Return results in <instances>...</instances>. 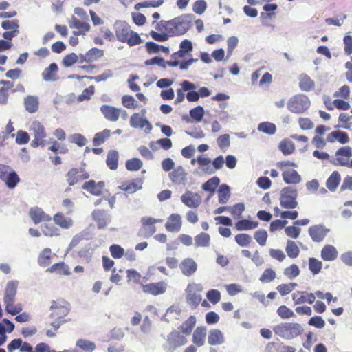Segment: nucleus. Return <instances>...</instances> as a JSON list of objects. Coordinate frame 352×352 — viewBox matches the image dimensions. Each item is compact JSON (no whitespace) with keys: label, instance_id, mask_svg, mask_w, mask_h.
Listing matches in <instances>:
<instances>
[{"label":"nucleus","instance_id":"f03ea898","mask_svg":"<svg viewBox=\"0 0 352 352\" xmlns=\"http://www.w3.org/2000/svg\"><path fill=\"white\" fill-rule=\"evenodd\" d=\"M191 21V16L187 14H183L170 20V35L172 36L183 35L190 29Z\"/></svg>","mask_w":352,"mask_h":352},{"label":"nucleus","instance_id":"9d476101","mask_svg":"<svg viewBox=\"0 0 352 352\" xmlns=\"http://www.w3.org/2000/svg\"><path fill=\"white\" fill-rule=\"evenodd\" d=\"M330 230L322 225H315L309 227V234L314 242H321L329 232Z\"/></svg>","mask_w":352,"mask_h":352},{"label":"nucleus","instance_id":"dca6fc26","mask_svg":"<svg viewBox=\"0 0 352 352\" xmlns=\"http://www.w3.org/2000/svg\"><path fill=\"white\" fill-rule=\"evenodd\" d=\"M166 287L167 284L165 282L162 281L143 285V291L145 293L156 296L164 294L166 290Z\"/></svg>","mask_w":352,"mask_h":352},{"label":"nucleus","instance_id":"4c0bfd02","mask_svg":"<svg viewBox=\"0 0 352 352\" xmlns=\"http://www.w3.org/2000/svg\"><path fill=\"white\" fill-rule=\"evenodd\" d=\"M147 52L149 54L157 53L160 51L163 52L165 54L169 53V48L163 45L157 44L154 42L149 41L145 45Z\"/></svg>","mask_w":352,"mask_h":352},{"label":"nucleus","instance_id":"c756f323","mask_svg":"<svg viewBox=\"0 0 352 352\" xmlns=\"http://www.w3.org/2000/svg\"><path fill=\"white\" fill-rule=\"evenodd\" d=\"M206 336V329L202 327H197L193 333V343L198 346L204 345L205 343Z\"/></svg>","mask_w":352,"mask_h":352},{"label":"nucleus","instance_id":"2eb2a0df","mask_svg":"<svg viewBox=\"0 0 352 352\" xmlns=\"http://www.w3.org/2000/svg\"><path fill=\"white\" fill-rule=\"evenodd\" d=\"M292 299L295 305H300L305 302L312 304L315 301L316 296L313 293L298 291L292 294Z\"/></svg>","mask_w":352,"mask_h":352},{"label":"nucleus","instance_id":"8fccbe9b","mask_svg":"<svg viewBox=\"0 0 352 352\" xmlns=\"http://www.w3.org/2000/svg\"><path fill=\"white\" fill-rule=\"evenodd\" d=\"M276 277V272L272 268L265 269L259 278V280L263 283H267L273 281Z\"/></svg>","mask_w":352,"mask_h":352},{"label":"nucleus","instance_id":"680f3d73","mask_svg":"<svg viewBox=\"0 0 352 352\" xmlns=\"http://www.w3.org/2000/svg\"><path fill=\"white\" fill-rule=\"evenodd\" d=\"M245 210V206L242 203H238L233 206H230L229 212L233 215L234 218L239 219L241 214Z\"/></svg>","mask_w":352,"mask_h":352},{"label":"nucleus","instance_id":"423d86ee","mask_svg":"<svg viewBox=\"0 0 352 352\" xmlns=\"http://www.w3.org/2000/svg\"><path fill=\"white\" fill-rule=\"evenodd\" d=\"M30 131L34 138L31 142V146L33 148H36L39 146L44 147L45 144V138L47 134L43 125L40 122L35 120L31 124Z\"/></svg>","mask_w":352,"mask_h":352},{"label":"nucleus","instance_id":"49530a36","mask_svg":"<svg viewBox=\"0 0 352 352\" xmlns=\"http://www.w3.org/2000/svg\"><path fill=\"white\" fill-rule=\"evenodd\" d=\"M196 323V318L195 316H191L186 320L179 327V329L183 333L190 334L194 328Z\"/></svg>","mask_w":352,"mask_h":352},{"label":"nucleus","instance_id":"f3484780","mask_svg":"<svg viewBox=\"0 0 352 352\" xmlns=\"http://www.w3.org/2000/svg\"><path fill=\"white\" fill-rule=\"evenodd\" d=\"M19 282L10 280L7 283L3 296V302H14Z\"/></svg>","mask_w":352,"mask_h":352},{"label":"nucleus","instance_id":"bf43d9fd","mask_svg":"<svg viewBox=\"0 0 352 352\" xmlns=\"http://www.w3.org/2000/svg\"><path fill=\"white\" fill-rule=\"evenodd\" d=\"M300 274V270L297 265L292 264L284 270V274L289 279H294Z\"/></svg>","mask_w":352,"mask_h":352},{"label":"nucleus","instance_id":"c85d7f7f","mask_svg":"<svg viewBox=\"0 0 352 352\" xmlns=\"http://www.w3.org/2000/svg\"><path fill=\"white\" fill-rule=\"evenodd\" d=\"M299 87L302 91H309L315 86L314 81L306 74H301L298 78Z\"/></svg>","mask_w":352,"mask_h":352},{"label":"nucleus","instance_id":"72a5a7b5","mask_svg":"<svg viewBox=\"0 0 352 352\" xmlns=\"http://www.w3.org/2000/svg\"><path fill=\"white\" fill-rule=\"evenodd\" d=\"M68 24L70 28L78 30H90L91 26L87 22L81 21L74 15L68 19Z\"/></svg>","mask_w":352,"mask_h":352},{"label":"nucleus","instance_id":"c9c22d12","mask_svg":"<svg viewBox=\"0 0 352 352\" xmlns=\"http://www.w3.org/2000/svg\"><path fill=\"white\" fill-rule=\"evenodd\" d=\"M340 182V175L337 171L333 172L326 182L327 188L331 191H335Z\"/></svg>","mask_w":352,"mask_h":352},{"label":"nucleus","instance_id":"a18cd8bd","mask_svg":"<svg viewBox=\"0 0 352 352\" xmlns=\"http://www.w3.org/2000/svg\"><path fill=\"white\" fill-rule=\"evenodd\" d=\"M219 182L220 180L217 177H213L202 185V188L205 191L210 192L212 196L219 184Z\"/></svg>","mask_w":352,"mask_h":352},{"label":"nucleus","instance_id":"3c124183","mask_svg":"<svg viewBox=\"0 0 352 352\" xmlns=\"http://www.w3.org/2000/svg\"><path fill=\"white\" fill-rule=\"evenodd\" d=\"M111 131L108 129H104L100 133L95 135L93 139V144L94 146H100L110 136Z\"/></svg>","mask_w":352,"mask_h":352},{"label":"nucleus","instance_id":"79ce46f5","mask_svg":"<svg viewBox=\"0 0 352 352\" xmlns=\"http://www.w3.org/2000/svg\"><path fill=\"white\" fill-rule=\"evenodd\" d=\"M42 233L46 236H57L60 235L59 230L52 224L45 223L41 226Z\"/></svg>","mask_w":352,"mask_h":352},{"label":"nucleus","instance_id":"f257e3e1","mask_svg":"<svg viewBox=\"0 0 352 352\" xmlns=\"http://www.w3.org/2000/svg\"><path fill=\"white\" fill-rule=\"evenodd\" d=\"M274 333L283 339L291 340L298 337L303 331L302 327L296 322H281L273 327Z\"/></svg>","mask_w":352,"mask_h":352},{"label":"nucleus","instance_id":"a19ab883","mask_svg":"<svg viewBox=\"0 0 352 352\" xmlns=\"http://www.w3.org/2000/svg\"><path fill=\"white\" fill-rule=\"evenodd\" d=\"M52 256V251L50 248H45L41 251L38 257V263L41 266L45 267L50 264V258Z\"/></svg>","mask_w":352,"mask_h":352},{"label":"nucleus","instance_id":"5fc2aeb1","mask_svg":"<svg viewBox=\"0 0 352 352\" xmlns=\"http://www.w3.org/2000/svg\"><path fill=\"white\" fill-rule=\"evenodd\" d=\"M142 162L138 158L129 160L126 162V168L130 171H138L142 167Z\"/></svg>","mask_w":352,"mask_h":352},{"label":"nucleus","instance_id":"7ed1b4c3","mask_svg":"<svg viewBox=\"0 0 352 352\" xmlns=\"http://www.w3.org/2000/svg\"><path fill=\"white\" fill-rule=\"evenodd\" d=\"M311 101L305 94H297L289 98L287 103V109L296 114H302L309 109Z\"/></svg>","mask_w":352,"mask_h":352},{"label":"nucleus","instance_id":"e433bc0d","mask_svg":"<svg viewBox=\"0 0 352 352\" xmlns=\"http://www.w3.org/2000/svg\"><path fill=\"white\" fill-rule=\"evenodd\" d=\"M258 226V223L247 219L240 220L236 223L237 230H250Z\"/></svg>","mask_w":352,"mask_h":352},{"label":"nucleus","instance_id":"603ef678","mask_svg":"<svg viewBox=\"0 0 352 352\" xmlns=\"http://www.w3.org/2000/svg\"><path fill=\"white\" fill-rule=\"evenodd\" d=\"M76 346L86 352H92L96 348V345L93 342L85 339L78 340Z\"/></svg>","mask_w":352,"mask_h":352},{"label":"nucleus","instance_id":"b1692460","mask_svg":"<svg viewBox=\"0 0 352 352\" xmlns=\"http://www.w3.org/2000/svg\"><path fill=\"white\" fill-rule=\"evenodd\" d=\"M53 221L57 226L63 229H69L73 226V220L70 217H67L62 212H58L53 217Z\"/></svg>","mask_w":352,"mask_h":352},{"label":"nucleus","instance_id":"cd10ccee","mask_svg":"<svg viewBox=\"0 0 352 352\" xmlns=\"http://www.w3.org/2000/svg\"><path fill=\"white\" fill-rule=\"evenodd\" d=\"M338 255L336 248L331 245H326L321 250V257L324 261H331L335 260Z\"/></svg>","mask_w":352,"mask_h":352},{"label":"nucleus","instance_id":"1a4fd4ad","mask_svg":"<svg viewBox=\"0 0 352 352\" xmlns=\"http://www.w3.org/2000/svg\"><path fill=\"white\" fill-rule=\"evenodd\" d=\"M181 201L187 207L196 208L201 204V197L198 193L188 190L181 196Z\"/></svg>","mask_w":352,"mask_h":352},{"label":"nucleus","instance_id":"4468645a","mask_svg":"<svg viewBox=\"0 0 352 352\" xmlns=\"http://www.w3.org/2000/svg\"><path fill=\"white\" fill-rule=\"evenodd\" d=\"M103 56L104 52L102 50L96 47H93L91 50H89L86 54H80L79 63H92L97 60L99 58H101Z\"/></svg>","mask_w":352,"mask_h":352},{"label":"nucleus","instance_id":"37998d69","mask_svg":"<svg viewBox=\"0 0 352 352\" xmlns=\"http://www.w3.org/2000/svg\"><path fill=\"white\" fill-rule=\"evenodd\" d=\"M210 236L206 232H201L195 237L196 247H208L210 245Z\"/></svg>","mask_w":352,"mask_h":352},{"label":"nucleus","instance_id":"58836bf2","mask_svg":"<svg viewBox=\"0 0 352 352\" xmlns=\"http://www.w3.org/2000/svg\"><path fill=\"white\" fill-rule=\"evenodd\" d=\"M285 251L287 256L292 258H296L300 253V250L297 244L296 243V242L292 240L287 241L285 247Z\"/></svg>","mask_w":352,"mask_h":352},{"label":"nucleus","instance_id":"5701e85b","mask_svg":"<svg viewBox=\"0 0 352 352\" xmlns=\"http://www.w3.org/2000/svg\"><path fill=\"white\" fill-rule=\"evenodd\" d=\"M327 141L330 143L338 141L340 144H344L349 142V138L346 132L335 131L328 134Z\"/></svg>","mask_w":352,"mask_h":352},{"label":"nucleus","instance_id":"412c9836","mask_svg":"<svg viewBox=\"0 0 352 352\" xmlns=\"http://www.w3.org/2000/svg\"><path fill=\"white\" fill-rule=\"evenodd\" d=\"M104 187V183L103 182L96 183L94 180H90L88 182H85L82 185V189L96 196H99L102 194Z\"/></svg>","mask_w":352,"mask_h":352},{"label":"nucleus","instance_id":"4d7b16f0","mask_svg":"<svg viewBox=\"0 0 352 352\" xmlns=\"http://www.w3.org/2000/svg\"><path fill=\"white\" fill-rule=\"evenodd\" d=\"M122 104L127 109H136L139 107L135 98L130 95H124L122 96Z\"/></svg>","mask_w":352,"mask_h":352},{"label":"nucleus","instance_id":"338daca9","mask_svg":"<svg viewBox=\"0 0 352 352\" xmlns=\"http://www.w3.org/2000/svg\"><path fill=\"white\" fill-rule=\"evenodd\" d=\"M267 236H268L267 232H266V230H265L263 229L257 230L254 233V236L255 240L261 246H263L266 244Z\"/></svg>","mask_w":352,"mask_h":352},{"label":"nucleus","instance_id":"393cba45","mask_svg":"<svg viewBox=\"0 0 352 352\" xmlns=\"http://www.w3.org/2000/svg\"><path fill=\"white\" fill-rule=\"evenodd\" d=\"M38 98L36 96H28L24 98L25 109L30 113H34L38 109Z\"/></svg>","mask_w":352,"mask_h":352},{"label":"nucleus","instance_id":"774afa93","mask_svg":"<svg viewBox=\"0 0 352 352\" xmlns=\"http://www.w3.org/2000/svg\"><path fill=\"white\" fill-rule=\"evenodd\" d=\"M296 286V283H290L288 284L279 285L276 289L282 296H285L290 293Z\"/></svg>","mask_w":352,"mask_h":352},{"label":"nucleus","instance_id":"864d4df0","mask_svg":"<svg viewBox=\"0 0 352 352\" xmlns=\"http://www.w3.org/2000/svg\"><path fill=\"white\" fill-rule=\"evenodd\" d=\"M205 111L201 106H197L190 110L189 114L190 117L197 122H199L203 119Z\"/></svg>","mask_w":352,"mask_h":352},{"label":"nucleus","instance_id":"ddd939ff","mask_svg":"<svg viewBox=\"0 0 352 352\" xmlns=\"http://www.w3.org/2000/svg\"><path fill=\"white\" fill-rule=\"evenodd\" d=\"M91 214L99 229L104 228L111 221L110 215L104 210H94Z\"/></svg>","mask_w":352,"mask_h":352},{"label":"nucleus","instance_id":"6e6d98bb","mask_svg":"<svg viewBox=\"0 0 352 352\" xmlns=\"http://www.w3.org/2000/svg\"><path fill=\"white\" fill-rule=\"evenodd\" d=\"M322 267V263L319 260L315 258H310L309 259V269L314 275L318 274Z\"/></svg>","mask_w":352,"mask_h":352},{"label":"nucleus","instance_id":"20e7f679","mask_svg":"<svg viewBox=\"0 0 352 352\" xmlns=\"http://www.w3.org/2000/svg\"><path fill=\"white\" fill-rule=\"evenodd\" d=\"M298 190L295 187L287 186L283 188L280 193V205L286 209H294L298 206L296 200Z\"/></svg>","mask_w":352,"mask_h":352},{"label":"nucleus","instance_id":"f704fd0d","mask_svg":"<svg viewBox=\"0 0 352 352\" xmlns=\"http://www.w3.org/2000/svg\"><path fill=\"white\" fill-rule=\"evenodd\" d=\"M230 197V188L226 184L221 185L218 190L219 202L224 204L228 202Z\"/></svg>","mask_w":352,"mask_h":352},{"label":"nucleus","instance_id":"0eeeda50","mask_svg":"<svg viewBox=\"0 0 352 352\" xmlns=\"http://www.w3.org/2000/svg\"><path fill=\"white\" fill-rule=\"evenodd\" d=\"M50 309L52 311L50 317L57 319L64 318L69 311V304L64 300L52 301Z\"/></svg>","mask_w":352,"mask_h":352},{"label":"nucleus","instance_id":"09e8293b","mask_svg":"<svg viewBox=\"0 0 352 352\" xmlns=\"http://www.w3.org/2000/svg\"><path fill=\"white\" fill-rule=\"evenodd\" d=\"M258 130L268 135H273L276 131V125L270 122H263L258 124Z\"/></svg>","mask_w":352,"mask_h":352},{"label":"nucleus","instance_id":"a878e982","mask_svg":"<svg viewBox=\"0 0 352 352\" xmlns=\"http://www.w3.org/2000/svg\"><path fill=\"white\" fill-rule=\"evenodd\" d=\"M283 179L288 184H297L302 180L300 175L294 169L285 170L283 173Z\"/></svg>","mask_w":352,"mask_h":352},{"label":"nucleus","instance_id":"2f4dec72","mask_svg":"<svg viewBox=\"0 0 352 352\" xmlns=\"http://www.w3.org/2000/svg\"><path fill=\"white\" fill-rule=\"evenodd\" d=\"M197 162L199 164L202 170L207 174H214V169L210 166L211 160L208 157L199 155L197 158Z\"/></svg>","mask_w":352,"mask_h":352},{"label":"nucleus","instance_id":"c03bdc74","mask_svg":"<svg viewBox=\"0 0 352 352\" xmlns=\"http://www.w3.org/2000/svg\"><path fill=\"white\" fill-rule=\"evenodd\" d=\"M47 271L50 272H57L60 274H70L69 266L65 265L64 263H55L52 265L50 268H48Z\"/></svg>","mask_w":352,"mask_h":352},{"label":"nucleus","instance_id":"69168bd1","mask_svg":"<svg viewBox=\"0 0 352 352\" xmlns=\"http://www.w3.org/2000/svg\"><path fill=\"white\" fill-rule=\"evenodd\" d=\"M79 173L80 170L76 168H72L69 170V172L67 173V182L69 186H73L75 184H76L78 181H80V175H78Z\"/></svg>","mask_w":352,"mask_h":352},{"label":"nucleus","instance_id":"aec40b11","mask_svg":"<svg viewBox=\"0 0 352 352\" xmlns=\"http://www.w3.org/2000/svg\"><path fill=\"white\" fill-rule=\"evenodd\" d=\"M58 65L55 63H51L47 67H46L43 73L42 77L45 81L54 82L58 80L57 75Z\"/></svg>","mask_w":352,"mask_h":352},{"label":"nucleus","instance_id":"6e6552de","mask_svg":"<svg viewBox=\"0 0 352 352\" xmlns=\"http://www.w3.org/2000/svg\"><path fill=\"white\" fill-rule=\"evenodd\" d=\"M130 125L133 129H144L146 133H149L153 129L151 123L145 118L140 117V113H133L130 118Z\"/></svg>","mask_w":352,"mask_h":352},{"label":"nucleus","instance_id":"e2e57ef3","mask_svg":"<svg viewBox=\"0 0 352 352\" xmlns=\"http://www.w3.org/2000/svg\"><path fill=\"white\" fill-rule=\"evenodd\" d=\"M235 241L241 247L248 246L252 241V237L248 234H239L235 236Z\"/></svg>","mask_w":352,"mask_h":352},{"label":"nucleus","instance_id":"4be33fe9","mask_svg":"<svg viewBox=\"0 0 352 352\" xmlns=\"http://www.w3.org/2000/svg\"><path fill=\"white\" fill-rule=\"evenodd\" d=\"M166 229L170 232H178L182 227L181 217L178 214H172L165 225Z\"/></svg>","mask_w":352,"mask_h":352},{"label":"nucleus","instance_id":"bb28decb","mask_svg":"<svg viewBox=\"0 0 352 352\" xmlns=\"http://www.w3.org/2000/svg\"><path fill=\"white\" fill-rule=\"evenodd\" d=\"M100 111L108 120L116 122L118 120V108L110 105H102Z\"/></svg>","mask_w":352,"mask_h":352},{"label":"nucleus","instance_id":"39448f33","mask_svg":"<svg viewBox=\"0 0 352 352\" xmlns=\"http://www.w3.org/2000/svg\"><path fill=\"white\" fill-rule=\"evenodd\" d=\"M187 339L176 330L172 331L168 336L163 349L166 352H174L177 348L186 344Z\"/></svg>","mask_w":352,"mask_h":352},{"label":"nucleus","instance_id":"13d9d810","mask_svg":"<svg viewBox=\"0 0 352 352\" xmlns=\"http://www.w3.org/2000/svg\"><path fill=\"white\" fill-rule=\"evenodd\" d=\"M218 146L223 151L227 149L230 145V138L229 134H223L217 139Z\"/></svg>","mask_w":352,"mask_h":352},{"label":"nucleus","instance_id":"9b49d317","mask_svg":"<svg viewBox=\"0 0 352 352\" xmlns=\"http://www.w3.org/2000/svg\"><path fill=\"white\" fill-rule=\"evenodd\" d=\"M29 217L34 224H38L41 222H48L52 220L50 214L45 213L44 210L39 207H32L30 209Z\"/></svg>","mask_w":352,"mask_h":352},{"label":"nucleus","instance_id":"ea45409f","mask_svg":"<svg viewBox=\"0 0 352 352\" xmlns=\"http://www.w3.org/2000/svg\"><path fill=\"white\" fill-rule=\"evenodd\" d=\"M106 163L111 170H116L118 163V153L114 150L109 151Z\"/></svg>","mask_w":352,"mask_h":352},{"label":"nucleus","instance_id":"473e14b6","mask_svg":"<svg viewBox=\"0 0 352 352\" xmlns=\"http://www.w3.org/2000/svg\"><path fill=\"white\" fill-rule=\"evenodd\" d=\"M3 182H5V184L8 188L13 189L19 183L20 178L16 172L12 169L7 177L3 179Z\"/></svg>","mask_w":352,"mask_h":352},{"label":"nucleus","instance_id":"a211bd4d","mask_svg":"<svg viewBox=\"0 0 352 352\" xmlns=\"http://www.w3.org/2000/svg\"><path fill=\"white\" fill-rule=\"evenodd\" d=\"M179 268L184 275L189 276L197 271V265L192 258H187L181 262Z\"/></svg>","mask_w":352,"mask_h":352},{"label":"nucleus","instance_id":"0e129e2a","mask_svg":"<svg viewBox=\"0 0 352 352\" xmlns=\"http://www.w3.org/2000/svg\"><path fill=\"white\" fill-rule=\"evenodd\" d=\"M68 140L70 142L76 144L79 146H83L87 142V139L80 133L70 135Z\"/></svg>","mask_w":352,"mask_h":352},{"label":"nucleus","instance_id":"052dcab7","mask_svg":"<svg viewBox=\"0 0 352 352\" xmlns=\"http://www.w3.org/2000/svg\"><path fill=\"white\" fill-rule=\"evenodd\" d=\"M277 314L283 319H287L295 316L294 312L285 305L280 306L277 309Z\"/></svg>","mask_w":352,"mask_h":352},{"label":"nucleus","instance_id":"6ab92c4d","mask_svg":"<svg viewBox=\"0 0 352 352\" xmlns=\"http://www.w3.org/2000/svg\"><path fill=\"white\" fill-rule=\"evenodd\" d=\"M187 173L182 166L175 168L169 173V177L172 182L177 184H184L186 182Z\"/></svg>","mask_w":352,"mask_h":352},{"label":"nucleus","instance_id":"f8f14e48","mask_svg":"<svg viewBox=\"0 0 352 352\" xmlns=\"http://www.w3.org/2000/svg\"><path fill=\"white\" fill-rule=\"evenodd\" d=\"M115 31L117 38L120 42L125 43L131 30L129 25L125 21H118L115 23Z\"/></svg>","mask_w":352,"mask_h":352},{"label":"nucleus","instance_id":"de8ad7c7","mask_svg":"<svg viewBox=\"0 0 352 352\" xmlns=\"http://www.w3.org/2000/svg\"><path fill=\"white\" fill-rule=\"evenodd\" d=\"M278 148L285 155L292 154L295 149L294 143L287 140H282L279 144Z\"/></svg>","mask_w":352,"mask_h":352},{"label":"nucleus","instance_id":"7c9ffc66","mask_svg":"<svg viewBox=\"0 0 352 352\" xmlns=\"http://www.w3.org/2000/svg\"><path fill=\"white\" fill-rule=\"evenodd\" d=\"M208 342L210 345L221 344L224 342L223 335L220 330L213 329L209 333Z\"/></svg>","mask_w":352,"mask_h":352}]
</instances>
